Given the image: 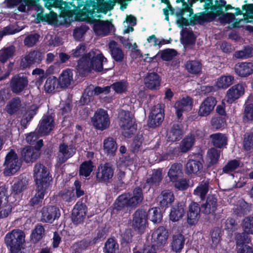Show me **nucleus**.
Returning a JSON list of instances; mask_svg holds the SVG:
<instances>
[{
    "label": "nucleus",
    "mask_w": 253,
    "mask_h": 253,
    "mask_svg": "<svg viewBox=\"0 0 253 253\" xmlns=\"http://www.w3.org/2000/svg\"><path fill=\"white\" fill-rule=\"evenodd\" d=\"M60 216V211L58 208L55 206H47L43 208L42 211L41 219L45 222L52 223Z\"/></svg>",
    "instance_id": "obj_14"
},
{
    "label": "nucleus",
    "mask_w": 253,
    "mask_h": 253,
    "mask_svg": "<svg viewBox=\"0 0 253 253\" xmlns=\"http://www.w3.org/2000/svg\"><path fill=\"white\" fill-rule=\"evenodd\" d=\"M114 175V169L109 163L102 164L98 167L96 173V180L101 183H108Z\"/></svg>",
    "instance_id": "obj_10"
},
{
    "label": "nucleus",
    "mask_w": 253,
    "mask_h": 253,
    "mask_svg": "<svg viewBox=\"0 0 253 253\" xmlns=\"http://www.w3.org/2000/svg\"><path fill=\"white\" fill-rule=\"evenodd\" d=\"M28 81L23 77L15 76L11 81V86L14 92L18 93L21 92L27 85Z\"/></svg>",
    "instance_id": "obj_27"
},
{
    "label": "nucleus",
    "mask_w": 253,
    "mask_h": 253,
    "mask_svg": "<svg viewBox=\"0 0 253 253\" xmlns=\"http://www.w3.org/2000/svg\"><path fill=\"white\" fill-rule=\"evenodd\" d=\"M59 85V83L57 79L55 77H51L48 78L44 85L45 92L51 93L53 92Z\"/></svg>",
    "instance_id": "obj_48"
},
{
    "label": "nucleus",
    "mask_w": 253,
    "mask_h": 253,
    "mask_svg": "<svg viewBox=\"0 0 253 253\" xmlns=\"http://www.w3.org/2000/svg\"><path fill=\"white\" fill-rule=\"evenodd\" d=\"M251 205L243 200H239L233 208L234 213L238 216H241L250 212Z\"/></svg>",
    "instance_id": "obj_28"
},
{
    "label": "nucleus",
    "mask_w": 253,
    "mask_h": 253,
    "mask_svg": "<svg viewBox=\"0 0 253 253\" xmlns=\"http://www.w3.org/2000/svg\"><path fill=\"white\" fill-rule=\"evenodd\" d=\"M48 188L42 187L40 188L37 187V192L35 196L31 199V202L33 205H36L41 202L44 198V194Z\"/></svg>",
    "instance_id": "obj_59"
},
{
    "label": "nucleus",
    "mask_w": 253,
    "mask_h": 253,
    "mask_svg": "<svg viewBox=\"0 0 253 253\" xmlns=\"http://www.w3.org/2000/svg\"><path fill=\"white\" fill-rule=\"evenodd\" d=\"M217 206V199L213 195L208 196L206 203L202 206V211L207 214L213 213Z\"/></svg>",
    "instance_id": "obj_30"
},
{
    "label": "nucleus",
    "mask_w": 253,
    "mask_h": 253,
    "mask_svg": "<svg viewBox=\"0 0 253 253\" xmlns=\"http://www.w3.org/2000/svg\"><path fill=\"white\" fill-rule=\"evenodd\" d=\"M253 55V48L251 47H247L242 50L238 51L235 52V56L238 58H247Z\"/></svg>",
    "instance_id": "obj_63"
},
{
    "label": "nucleus",
    "mask_w": 253,
    "mask_h": 253,
    "mask_svg": "<svg viewBox=\"0 0 253 253\" xmlns=\"http://www.w3.org/2000/svg\"><path fill=\"white\" fill-rule=\"evenodd\" d=\"M33 171L34 178L37 187L40 188H49L51 181L49 169L42 164H37Z\"/></svg>",
    "instance_id": "obj_4"
},
{
    "label": "nucleus",
    "mask_w": 253,
    "mask_h": 253,
    "mask_svg": "<svg viewBox=\"0 0 253 253\" xmlns=\"http://www.w3.org/2000/svg\"><path fill=\"white\" fill-rule=\"evenodd\" d=\"M103 148L108 155H113L117 150V145L113 138L108 137L104 140Z\"/></svg>",
    "instance_id": "obj_40"
},
{
    "label": "nucleus",
    "mask_w": 253,
    "mask_h": 253,
    "mask_svg": "<svg viewBox=\"0 0 253 253\" xmlns=\"http://www.w3.org/2000/svg\"><path fill=\"white\" fill-rule=\"evenodd\" d=\"M44 229L42 226L38 225L32 230L31 234V240L36 243L39 242L43 237Z\"/></svg>",
    "instance_id": "obj_45"
},
{
    "label": "nucleus",
    "mask_w": 253,
    "mask_h": 253,
    "mask_svg": "<svg viewBox=\"0 0 253 253\" xmlns=\"http://www.w3.org/2000/svg\"><path fill=\"white\" fill-rule=\"evenodd\" d=\"M203 168L202 164L195 160H189L186 165V171L189 174H197Z\"/></svg>",
    "instance_id": "obj_41"
},
{
    "label": "nucleus",
    "mask_w": 253,
    "mask_h": 253,
    "mask_svg": "<svg viewBox=\"0 0 253 253\" xmlns=\"http://www.w3.org/2000/svg\"><path fill=\"white\" fill-rule=\"evenodd\" d=\"M213 145L217 148H222L227 144V137L222 133H214L210 136Z\"/></svg>",
    "instance_id": "obj_38"
},
{
    "label": "nucleus",
    "mask_w": 253,
    "mask_h": 253,
    "mask_svg": "<svg viewBox=\"0 0 253 253\" xmlns=\"http://www.w3.org/2000/svg\"><path fill=\"white\" fill-rule=\"evenodd\" d=\"M193 103L192 99L189 96L183 97L175 102L174 107L178 118L182 116L183 112L192 109Z\"/></svg>",
    "instance_id": "obj_16"
},
{
    "label": "nucleus",
    "mask_w": 253,
    "mask_h": 253,
    "mask_svg": "<svg viewBox=\"0 0 253 253\" xmlns=\"http://www.w3.org/2000/svg\"><path fill=\"white\" fill-rule=\"evenodd\" d=\"M200 208L196 203H192L189 206L187 213V222L190 225L196 224L200 218Z\"/></svg>",
    "instance_id": "obj_22"
},
{
    "label": "nucleus",
    "mask_w": 253,
    "mask_h": 253,
    "mask_svg": "<svg viewBox=\"0 0 253 253\" xmlns=\"http://www.w3.org/2000/svg\"><path fill=\"white\" fill-rule=\"evenodd\" d=\"M23 28L18 29L14 25H9L0 31V38L4 36L14 34L21 31Z\"/></svg>",
    "instance_id": "obj_60"
},
{
    "label": "nucleus",
    "mask_w": 253,
    "mask_h": 253,
    "mask_svg": "<svg viewBox=\"0 0 253 253\" xmlns=\"http://www.w3.org/2000/svg\"><path fill=\"white\" fill-rule=\"evenodd\" d=\"M86 211L87 208L85 205L82 202H77L72 211L73 222L76 224L82 223L84 219Z\"/></svg>",
    "instance_id": "obj_18"
},
{
    "label": "nucleus",
    "mask_w": 253,
    "mask_h": 253,
    "mask_svg": "<svg viewBox=\"0 0 253 253\" xmlns=\"http://www.w3.org/2000/svg\"><path fill=\"white\" fill-rule=\"evenodd\" d=\"M220 152L215 148H211L208 151L207 161L209 163V166L216 164L219 158Z\"/></svg>",
    "instance_id": "obj_47"
},
{
    "label": "nucleus",
    "mask_w": 253,
    "mask_h": 253,
    "mask_svg": "<svg viewBox=\"0 0 253 253\" xmlns=\"http://www.w3.org/2000/svg\"><path fill=\"white\" fill-rule=\"evenodd\" d=\"M15 202L12 199L8 200L6 204L0 207V218L6 217L11 212Z\"/></svg>",
    "instance_id": "obj_51"
},
{
    "label": "nucleus",
    "mask_w": 253,
    "mask_h": 253,
    "mask_svg": "<svg viewBox=\"0 0 253 253\" xmlns=\"http://www.w3.org/2000/svg\"><path fill=\"white\" fill-rule=\"evenodd\" d=\"M161 80L156 73L148 74L144 79L145 86L150 89H157L160 85Z\"/></svg>",
    "instance_id": "obj_23"
},
{
    "label": "nucleus",
    "mask_w": 253,
    "mask_h": 253,
    "mask_svg": "<svg viewBox=\"0 0 253 253\" xmlns=\"http://www.w3.org/2000/svg\"><path fill=\"white\" fill-rule=\"evenodd\" d=\"M76 152L75 148L71 145L62 143L59 145L56 158L57 164L61 165L72 157Z\"/></svg>",
    "instance_id": "obj_13"
},
{
    "label": "nucleus",
    "mask_w": 253,
    "mask_h": 253,
    "mask_svg": "<svg viewBox=\"0 0 253 253\" xmlns=\"http://www.w3.org/2000/svg\"><path fill=\"white\" fill-rule=\"evenodd\" d=\"M88 30V27L84 25L76 27L73 31L74 39L77 41L81 40Z\"/></svg>",
    "instance_id": "obj_57"
},
{
    "label": "nucleus",
    "mask_w": 253,
    "mask_h": 253,
    "mask_svg": "<svg viewBox=\"0 0 253 253\" xmlns=\"http://www.w3.org/2000/svg\"><path fill=\"white\" fill-rule=\"evenodd\" d=\"M43 8L42 6L38 7L37 17L39 18V22L40 20H44L50 24H53L57 21V15L56 13L51 11L49 14L44 15L43 14Z\"/></svg>",
    "instance_id": "obj_35"
},
{
    "label": "nucleus",
    "mask_w": 253,
    "mask_h": 253,
    "mask_svg": "<svg viewBox=\"0 0 253 253\" xmlns=\"http://www.w3.org/2000/svg\"><path fill=\"white\" fill-rule=\"evenodd\" d=\"M210 180L208 179L203 180L194 191V195L203 199L209 189Z\"/></svg>",
    "instance_id": "obj_36"
},
{
    "label": "nucleus",
    "mask_w": 253,
    "mask_h": 253,
    "mask_svg": "<svg viewBox=\"0 0 253 253\" xmlns=\"http://www.w3.org/2000/svg\"><path fill=\"white\" fill-rule=\"evenodd\" d=\"M148 215L149 219L154 223L159 222L162 219L160 209L156 207L149 211Z\"/></svg>",
    "instance_id": "obj_58"
},
{
    "label": "nucleus",
    "mask_w": 253,
    "mask_h": 253,
    "mask_svg": "<svg viewBox=\"0 0 253 253\" xmlns=\"http://www.w3.org/2000/svg\"><path fill=\"white\" fill-rule=\"evenodd\" d=\"M136 18L132 16H127L126 20L124 22V29L123 30L124 34H127L130 32L133 31V27L136 25Z\"/></svg>",
    "instance_id": "obj_49"
},
{
    "label": "nucleus",
    "mask_w": 253,
    "mask_h": 253,
    "mask_svg": "<svg viewBox=\"0 0 253 253\" xmlns=\"http://www.w3.org/2000/svg\"><path fill=\"white\" fill-rule=\"evenodd\" d=\"M184 214V207L182 205L173 206L169 214V219L173 222H176L181 219Z\"/></svg>",
    "instance_id": "obj_37"
},
{
    "label": "nucleus",
    "mask_w": 253,
    "mask_h": 253,
    "mask_svg": "<svg viewBox=\"0 0 253 253\" xmlns=\"http://www.w3.org/2000/svg\"><path fill=\"white\" fill-rule=\"evenodd\" d=\"M93 166L90 161L84 162L80 166V174L84 177H87L93 170Z\"/></svg>",
    "instance_id": "obj_53"
},
{
    "label": "nucleus",
    "mask_w": 253,
    "mask_h": 253,
    "mask_svg": "<svg viewBox=\"0 0 253 253\" xmlns=\"http://www.w3.org/2000/svg\"><path fill=\"white\" fill-rule=\"evenodd\" d=\"M181 135L182 131L180 126L178 125H174L168 133V140L172 142L177 141L181 138Z\"/></svg>",
    "instance_id": "obj_46"
},
{
    "label": "nucleus",
    "mask_w": 253,
    "mask_h": 253,
    "mask_svg": "<svg viewBox=\"0 0 253 253\" xmlns=\"http://www.w3.org/2000/svg\"><path fill=\"white\" fill-rule=\"evenodd\" d=\"M4 165L3 173L5 176L13 175L19 170L21 166V161L14 150H10L7 154Z\"/></svg>",
    "instance_id": "obj_5"
},
{
    "label": "nucleus",
    "mask_w": 253,
    "mask_h": 253,
    "mask_svg": "<svg viewBox=\"0 0 253 253\" xmlns=\"http://www.w3.org/2000/svg\"><path fill=\"white\" fill-rule=\"evenodd\" d=\"M168 175L172 182L179 179L182 175V167L180 164L172 165L169 170Z\"/></svg>",
    "instance_id": "obj_34"
},
{
    "label": "nucleus",
    "mask_w": 253,
    "mask_h": 253,
    "mask_svg": "<svg viewBox=\"0 0 253 253\" xmlns=\"http://www.w3.org/2000/svg\"><path fill=\"white\" fill-rule=\"evenodd\" d=\"M118 249V245L113 238H109L105 244L104 252L105 253H115Z\"/></svg>",
    "instance_id": "obj_55"
},
{
    "label": "nucleus",
    "mask_w": 253,
    "mask_h": 253,
    "mask_svg": "<svg viewBox=\"0 0 253 253\" xmlns=\"http://www.w3.org/2000/svg\"><path fill=\"white\" fill-rule=\"evenodd\" d=\"M235 71L240 76H247L253 72V64L251 63H238L235 66Z\"/></svg>",
    "instance_id": "obj_24"
},
{
    "label": "nucleus",
    "mask_w": 253,
    "mask_h": 253,
    "mask_svg": "<svg viewBox=\"0 0 253 253\" xmlns=\"http://www.w3.org/2000/svg\"><path fill=\"white\" fill-rule=\"evenodd\" d=\"M114 26L110 21L98 20L93 24V31L96 35L100 36H106L113 29Z\"/></svg>",
    "instance_id": "obj_15"
},
{
    "label": "nucleus",
    "mask_w": 253,
    "mask_h": 253,
    "mask_svg": "<svg viewBox=\"0 0 253 253\" xmlns=\"http://www.w3.org/2000/svg\"><path fill=\"white\" fill-rule=\"evenodd\" d=\"M109 47L113 58L117 62L122 61L124 54L119 45L115 42L111 41L109 44Z\"/></svg>",
    "instance_id": "obj_32"
},
{
    "label": "nucleus",
    "mask_w": 253,
    "mask_h": 253,
    "mask_svg": "<svg viewBox=\"0 0 253 253\" xmlns=\"http://www.w3.org/2000/svg\"><path fill=\"white\" fill-rule=\"evenodd\" d=\"M39 155V150L31 147L24 148L21 151V156L26 163L33 162Z\"/></svg>",
    "instance_id": "obj_25"
},
{
    "label": "nucleus",
    "mask_w": 253,
    "mask_h": 253,
    "mask_svg": "<svg viewBox=\"0 0 253 253\" xmlns=\"http://www.w3.org/2000/svg\"><path fill=\"white\" fill-rule=\"evenodd\" d=\"M143 199L141 189L136 188L132 193H124L119 196L115 202V207L117 210L126 208H134L141 203Z\"/></svg>",
    "instance_id": "obj_2"
},
{
    "label": "nucleus",
    "mask_w": 253,
    "mask_h": 253,
    "mask_svg": "<svg viewBox=\"0 0 253 253\" xmlns=\"http://www.w3.org/2000/svg\"><path fill=\"white\" fill-rule=\"evenodd\" d=\"M164 118V110L161 104H157L152 109L149 116L148 125L150 127H156L160 125Z\"/></svg>",
    "instance_id": "obj_11"
},
{
    "label": "nucleus",
    "mask_w": 253,
    "mask_h": 253,
    "mask_svg": "<svg viewBox=\"0 0 253 253\" xmlns=\"http://www.w3.org/2000/svg\"><path fill=\"white\" fill-rule=\"evenodd\" d=\"M244 232L248 234H253V216L246 217L242 223Z\"/></svg>",
    "instance_id": "obj_50"
},
{
    "label": "nucleus",
    "mask_w": 253,
    "mask_h": 253,
    "mask_svg": "<svg viewBox=\"0 0 253 253\" xmlns=\"http://www.w3.org/2000/svg\"><path fill=\"white\" fill-rule=\"evenodd\" d=\"M43 58L42 53L40 51H33L25 55L21 61V66L27 68L34 64H39Z\"/></svg>",
    "instance_id": "obj_19"
},
{
    "label": "nucleus",
    "mask_w": 253,
    "mask_h": 253,
    "mask_svg": "<svg viewBox=\"0 0 253 253\" xmlns=\"http://www.w3.org/2000/svg\"><path fill=\"white\" fill-rule=\"evenodd\" d=\"M44 2V6L50 10L51 8H58L63 14H67L69 10L72 9V4L70 2H66L63 0H43ZM78 5L82 4V0L78 1Z\"/></svg>",
    "instance_id": "obj_9"
},
{
    "label": "nucleus",
    "mask_w": 253,
    "mask_h": 253,
    "mask_svg": "<svg viewBox=\"0 0 253 253\" xmlns=\"http://www.w3.org/2000/svg\"><path fill=\"white\" fill-rule=\"evenodd\" d=\"M169 234L166 228L163 226L158 228L152 235V246L146 248H150V253L153 251L156 253V249H161L167 243Z\"/></svg>",
    "instance_id": "obj_6"
},
{
    "label": "nucleus",
    "mask_w": 253,
    "mask_h": 253,
    "mask_svg": "<svg viewBox=\"0 0 253 253\" xmlns=\"http://www.w3.org/2000/svg\"><path fill=\"white\" fill-rule=\"evenodd\" d=\"M147 213L142 210H137L133 214L132 225L139 233L144 232L147 226Z\"/></svg>",
    "instance_id": "obj_12"
},
{
    "label": "nucleus",
    "mask_w": 253,
    "mask_h": 253,
    "mask_svg": "<svg viewBox=\"0 0 253 253\" xmlns=\"http://www.w3.org/2000/svg\"><path fill=\"white\" fill-rule=\"evenodd\" d=\"M194 142V137L192 135L187 136L183 139L180 145V149L181 152H186L189 150L193 145Z\"/></svg>",
    "instance_id": "obj_54"
},
{
    "label": "nucleus",
    "mask_w": 253,
    "mask_h": 253,
    "mask_svg": "<svg viewBox=\"0 0 253 253\" xmlns=\"http://www.w3.org/2000/svg\"><path fill=\"white\" fill-rule=\"evenodd\" d=\"M245 92L244 86L242 84H237L230 88L226 93L227 101L232 103L235 100L242 96Z\"/></svg>",
    "instance_id": "obj_21"
},
{
    "label": "nucleus",
    "mask_w": 253,
    "mask_h": 253,
    "mask_svg": "<svg viewBox=\"0 0 253 253\" xmlns=\"http://www.w3.org/2000/svg\"><path fill=\"white\" fill-rule=\"evenodd\" d=\"M184 237L181 233H174L171 244L172 250L175 252H180L183 247Z\"/></svg>",
    "instance_id": "obj_33"
},
{
    "label": "nucleus",
    "mask_w": 253,
    "mask_h": 253,
    "mask_svg": "<svg viewBox=\"0 0 253 253\" xmlns=\"http://www.w3.org/2000/svg\"><path fill=\"white\" fill-rule=\"evenodd\" d=\"M92 122L98 129L103 130L108 128L110 122L107 112L102 109L97 110L92 118Z\"/></svg>",
    "instance_id": "obj_8"
},
{
    "label": "nucleus",
    "mask_w": 253,
    "mask_h": 253,
    "mask_svg": "<svg viewBox=\"0 0 253 253\" xmlns=\"http://www.w3.org/2000/svg\"><path fill=\"white\" fill-rule=\"evenodd\" d=\"M162 179V170L159 169L154 170L151 176L148 178L146 184L150 187H154L158 185Z\"/></svg>",
    "instance_id": "obj_39"
},
{
    "label": "nucleus",
    "mask_w": 253,
    "mask_h": 253,
    "mask_svg": "<svg viewBox=\"0 0 253 253\" xmlns=\"http://www.w3.org/2000/svg\"><path fill=\"white\" fill-rule=\"evenodd\" d=\"M160 205L162 207H168L171 204L174 200V197L172 192L166 190L162 192L158 197Z\"/></svg>",
    "instance_id": "obj_31"
},
{
    "label": "nucleus",
    "mask_w": 253,
    "mask_h": 253,
    "mask_svg": "<svg viewBox=\"0 0 253 253\" xmlns=\"http://www.w3.org/2000/svg\"><path fill=\"white\" fill-rule=\"evenodd\" d=\"M120 125L122 128L123 135L129 137L136 129L133 121V115L128 111L122 110L119 113Z\"/></svg>",
    "instance_id": "obj_7"
},
{
    "label": "nucleus",
    "mask_w": 253,
    "mask_h": 253,
    "mask_svg": "<svg viewBox=\"0 0 253 253\" xmlns=\"http://www.w3.org/2000/svg\"><path fill=\"white\" fill-rule=\"evenodd\" d=\"M60 194L62 199L68 202L74 201L76 199L74 190L72 188L64 190L61 192Z\"/></svg>",
    "instance_id": "obj_62"
},
{
    "label": "nucleus",
    "mask_w": 253,
    "mask_h": 253,
    "mask_svg": "<svg viewBox=\"0 0 253 253\" xmlns=\"http://www.w3.org/2000/svg\"><path fill=\"white\" fill-rule=\"evenodd\" d=\"M28 181L24 178L17 182H16L12 186V192L10 196H12V200L16 198L15 201H19L20 199V193L26 189Z\"/></svg>",
    "instance_id": "obj_26"
},
{
    "label": "nucleus",
    "mask_w": 253,
    "mask_h": 253,
    "mask_svg": "<svg viewBox=\"0 0 253 253\" xmlns=\"http://www.w3.org/2000/svg\"><path fill=\"white\" fill-rule=\"evenodd\" d=\"M175 188L179 190H184L189 186V181L185 178L176 179L172 182Z\"/></svg>",
    "instance_id": "obj_64"
},
{
    "label": "nucleus",
    "mask_w": 253,
    "mask_h": 253,
    "mask_svg": "<svg viewBox=\"0 0 253 253\" xmlns=\"http://www.w3.org/2000/svg\"><path fill=\"white\" fill-rule=\"evenodd\" d=\"M186 69L191 74H198L202 70L201 63L196 60H192L187 62L185 65Z\"/></svg>",
    "instance_id": "obj_44"
},
{
    "label": "nucleus",
    "mask_w": 253,
    "mask_h": 253,
    "mask_svg": "<svg viewBox=\"0 0 253 253\" xmlns=\"http://www.w3.org/2000/svg\"><path fill=\"white\" fill-rule=\"evenodd\" d=\"M25 235L19 229H14L7 233L5 237V243L10 248L11 253H24L23 245L25 242Z\"/></svg>",
    "instance_id": "obj_3"
},
{
    "label": "nucleus",
    "mask_w": 253,
    "mask_h": 253,
    "mask_svg": "<svg viewBox=\"0 0 253 253\" xmlns=\"http://www.w3.org/2000/svg\"><path fill=\"white\" fill-rule=\"evenodd\" d=\"M73 74L72 71L67 69L62 71L59 77V85L61 87H67L73 82Z\"/></svg>",
    "instance_id": "obj_29"
},
{
    "label": "nucleus",
    "mask_w": 253,
    "mask_h": 253,
    "mask_svg": "<svg viewBox=\"0 0 253 253\" xmlns=\"http://www.w3.org/2000/svg\"><path fill=\"white\" fill-rule=\"evenodd\" d=\"M20 101L19 98H15L10 101L6 107V111L9 114H13L19 109Z\"/></svg>",
    "instance_id": "obj_56"
},
{
    "label": "nucleus",
    "mask_w": 253,
    "mask_h": 253,
    "mask_svg": "<svg viewBox=\"0 0 253 253\" xmlns=\"http://www.w3.org/2000/svg\"><path fill=\"white\" fill-rule=\"evenodd\" d=\"M242 165L241 163L238 160L230 161L223 168V172L226 173H230L241 167Z\"/></svg>",
    "instance_id": "obj_52"
},
{
    "label": "nucleus",
    "mask_w": 253,
    "mask_h": 253,
    "mask_svg": "<svg viewBox=\"0 0 253 253\" xmlns=\"http://www.w3.org/2000/svg\"><path fill=\"white\" fill-rule=\"evenodd\" d=\"M216 104V100L214 97H207L200 104L198 112V115L200 117L209 116L213 110Z\"/></svg>",
    "instance_id": "obj_17"
},
{
    "label": "nucleus",
    "mask_w": 253,
    "mask_h": 253,
    "mask_svg": "<svg viewBox=\"0 0 253 253\" xmlns=\"http://www.w3.org/2000/svg\"><path fill=\"white\" fill-rule=\"evenodd\" d=\"M15 49L14 46H10L0 50V62L4 64L9 58L13 56Z\"/></svg>",
    "instance_id": "obj_43"
},
{
    "label": "nucleus",
    "mask_w": 253,
    "mask_h": 253,
    "mask_svg": "<svg viewBox=\"0 0 253 253\" xmlns=\"http://www.w3.org/2000/svg\"><path fill=\"white\" fill-rule=\"evenodd\" d=\"M128 84L126 81H120L113 84L110 87L118 93H122L127 90Z\"/></svg>",
    "instance_id": "obj_61"
},
{
    "label": "nucleus",
    "mask_w": 253,
    "mask_h": 253,
    "mask_svg": "<svg viewBox=\"0 0 253 253\" xmlns=\"http://www.w3.org/2000/svg\"><path fill=\"white\" fill-rule=\"evenodd\" d=\"M233 80V77L230 75L221 76L217 79L215 86L218 88L225 89L232 84Z\"/></svg>",
    "instance_id": "obj_42"
},
{
    "label": "nucleus",
    "mask_w": 253,
    "mask_h": 253,
    "mask_svg": "<svg viewBox=\"0 0 253 253\" xmlns=\"http://www.w3.org/2000/svg\"><path fill=\"white\" fill-rule=\"evenodd\" d=\"M106 61L107 59L104 57L100 51L95 49L91 50L79 60L77 70L83 76L92 70L99 72L103 69V64Z\"/></svg>",
    "instance_id": "obj_1"
},
{
    "label": "nucleus",
    "mask_w": 253,
    "mask_h": 253,
    "mask_svg": "<svg viewBox=\"0 0 253 253\" xmlns=\"http://www.w3.org/2000/svg\"><path fill=\"white\" fill-rule=\"evenodd\" d=\"M54 127V121L50 116H43L36 131L40 136L48 134Z\"/></svg>",
    "instance_id": "obj_20"
}]
</instances>
